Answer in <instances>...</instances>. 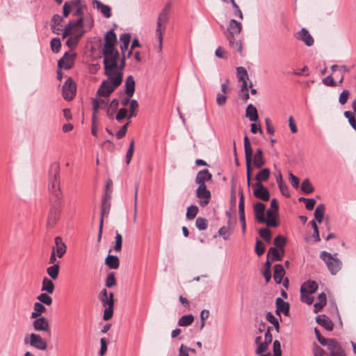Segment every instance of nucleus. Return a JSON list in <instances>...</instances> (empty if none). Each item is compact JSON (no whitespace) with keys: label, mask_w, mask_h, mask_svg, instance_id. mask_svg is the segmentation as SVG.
Returning a JSON list of instances; mask_svg holds the SVG:
<instances>
[{"label":"nucleus","mask_w":356,"mask_h":356,"mask_svg":"<svg viewBox=\"0 0 356 356\" xmlns=\"http://www.w3.org/2000/svg\"><path fill=\"white\" fill-rule=\"evenodd\" d=\"M237 77L238 81H244L248 79V74L247 70L243 67H238L236 68Z\"/></svg>","instance_id":"52"},{"label":"nucleus","mask_w":356,"mask_h":356,"mask_svg":"<svg viewBox=\"0 0 356 356\" xmlns=\"http://www.w3.org/2000/svg\"><path fill=\"white\" fill-rule=\"evenodd\" d=\"M325 210V208L323 204H318L315 209L314 217L318 223H321L323 221Z\"/></svg>","instance_id":"39"},{"label":"nucleus","mask_w":356,"mask_h":356,"mask_svg":"<svg viewBox=\"0 0 356 356\" xmlns=\"http://www.w3.org/2000/svg\"><path fill=\"white\" fill-rule=\"evenodd\" d=\"M104 40L103 49H106V52L112 48H115L117 44V37L113 30H110L105 34Z\"/></svg>","instance_id":"15"},{"label":"nucleus","mask_w":356,"mask_h":356,"mask_svg":"<svg viewBox=\"0 0 356 356\" xmlns=\"http://www.w3.org/2000/svg\"><path fill=\"white\" fill-rule=\"evenodd\" d=\"M48 189L56 200L60 202L62 193L60 187V164L58 162L51 163L49 167Z\"/></svg>","instance_id":"1"},{"label":"nucleus","mask_w":356,"mask_h":356,"mask_svg":"<svg viewBox=\"0 0 356 356\" xmlns=\"http://www.w3.org/2000/svg\"><path fill=\"white\" fill-rule=\"evenodd\" d=\"M55 252L58 258H62L65 253L66 252V245L63 242L62 238L60 236H56L55 238Z\"/></svg>","instance_id":"26"},{"label":"nucleus","mask_w":356,"mask_h":356,"mask_svg":"<svg viewBox=\"0 0 356 356\" xmlns=\"http://www.w3.org/2000/svg\"><path fill=\"white\" fill-rule=\"evenodd\" d=\"M270 256L272 257L273 260L281 261L282 259L283 254L282 252L280 254L276 248L271 247L268 250L267 258L269 259Z\"/></svg>","instance_id":"44"},{"label":"nucleus","mask_w":356,"mask_h":356,"mask_svg":"<svg viewBox=\"0 0 356 356\" xmlns=\"http://www.w3.org/2000/svg\"><path fill=\"white\" fill-rule=\"evenodd\" d=\"M273 356H282L281 344L278 340L273 342Z\"/></svg>","instance_id":"61"},{"label":"nucleus","mask_w":356,"mask_h":356,"mask_svg":"<svg viewBox=\"0 0 356 356\" xmlns=\"http://www.w3.org/2000/svg\"><path fill=\"white\" fill-rule=\"evenodd\" d=\"M240 198L238 202V212H239V220L241 224L242 230L243 232L246 229L245 217V203H244V195L243 191L240 190L238 192Z\"/></svg>","instance_id":"16"},{"label":"nucleus","mask_w":356,"mask_h":356,"mask_svg":"<svg viewBox=\"0 0 356 356\" xmlns=\"http://www.w3.org/2000/svg\"><path fill=\"white\" fill-rule=\"evenodd\" d=\"M74 57L75 54H70L66 52L63 57L58 60V67L63 68L64 70H70L73 65Z\"/></svg>","instance_id":"17"},{"label":"nucleus","mask_w":356,"mask_h":356,"mask_svg":"<svg viewBox=\"0 0 356 356\" xmlns=\"http://www.w3.org/2000/svg\"><path fill=\"white\" fill-rule=\"evenodd\" d=\"M33 327L35 331L49 332V324L45 317H40L33 322Z\"/></svg>","instance_id":"18"},{"label":"nucleus","mask_w":356,"mask_h":356,"mask_svg":"<svg viewBox=\"0 0 356 356\" xmlns=\"http://www.w3.org/2000/svg\"><path fill=\"white\" fill-rule=\"evenodd\" d=\"M83 26V19L79 18L76 21L70 22L65 27L63 33V38H65L69 35H74L77 32L76 29H82Z\"/></svg>","instance_id":"12"},{"label":"nucleus","mask_w":356,"mask_h":356,"mask_svg":"<svg viewBox=\"0 0 356 356\" xmlns=\"http://www.w3.org/2000/svg\"><path fill=\"white\" fill-rule=\"evenodd\" d=\"M113 296V293H110L109 296H108L107 290L105 289L102 290L99 295V299L102 302V305L105 307L103 316L104 321H108L113 316L114 305Z\"/></svg>","instance_id":"5"},{"label":"nucleus","mask_w":356,"mask_h":356,"mask_svg":"<svg viewBox=\"0 0 356 356\" xmlns=\"http://www.w3.org/2000/svg\"><path fill=\"white\" fill-rule=\"evenodd\" d=\"M266 319L267 321L273 325L277 332H280V323L278 320L270 312H268L266 314Z\"/></svg>","instance_id":"43"},{"label":"nucleus","mask_w":356,"mask_h":356,"mask_svg":"<svg viewBox=\"0 0 356 356\" xmlns=\"http://www.w3.org/2000/svg\"><path fill=\"white\" fill-rule=\"evenodd\" d=\"M259 235L260 236L264 239L265 241L270 242L271 238V234L268 229L267 228H262L259 230Z\"/></svg>","instance_id":"58"},{"label":"nucleus","mask_w":356,"mask_h":356,"mask_svg":"<svg viewBox=\"0 0 356 356\" xmlns=\"http://www.w3.org/2000/svg\"><path fill=\"white\" fill-rule=\"evenodd\" d=\"M242 30V24L241 22L235 19H231L227 27L228 33L230 34L238 35Z\"/></svg>","instance_id":"31"},{"label":"nucleus","mask_w":356,"mask_h":356,"mask_svg":"<svg viewBox=\"0 0 356 356\" xmlns=\"http://www.w3.org/2000/svg\"><path fill=\"white\" fill-rule=\"evenodd\" d=\"M265 164L266 161L263 156V151L261 148H259L253 156V165L255 168H260Z\"/></svg>","instance_id":"29"},{"label":"nucleus","mask_w":356,"mask_h":356,"mask_svg":"<svg viewBox=\"0 0 356 356\" xmlns=\"http://www.w3.org/2000/svg\"><path fill=\"white\" fill-rule=\"evenodd\" d=\"M232 229L229 227L223 226L218 230V235L222 236L224 240H227L232 234Z\"/></svg>","instance_id":"49"},{"label":"nucleus","mask_w":356,"mask_h":356,"mask_svg":"<svg viewBox=\"0 0 356 356\" xmlns=\"http://www.w3.org/2000/svg\"><path fill=\"white\" fill-rule=\"evenodd\" d=\"M195 225L199 230H205L207 228L208 222L206 218L198 217L196 219Z\"/></svg>","instance_id":"53"},{"label":"nucleus","mask_w":356,"mask_h":356,"mask_svg":"<svg viewBox=\"0 0 356 356\" xmlns=\"http://www.w3.org/2000/svg\"><path fill=\"white\" fill-rule=\"evenodd\" d=\"M286 239L282 236H277L274 239V245L280 249L282 254H284V245H285Z\"/></svg>","instance_id":"50"},{"label":"nucleus","mask_w":356,"mask_h":356,"mask_svg":"<svg viewBox=\"0 0 356 356\" xmlns=\"http://www.w3.org/2000/svg\"><path fill=\"white\" fill-rule=\"evenodd\" d=\"M300 289L307 291L309 293H314L318 289V284L315 281L308 280L303 283Z\"/></svg>","instance_id":"37"},{"label":"nucleus","mask_w":356,"mask_h":356,"mask_svg":"<svg viewBox=\"0 0 356 356\" xmlns=\"http://www.w3.org/2000/svg\"><path fill=\"white\" fill-rule=\"evenodd\" d=\"M131 39V35L129 33H123L120 35V40L122 42L120 49L122 53L128 49Z\"/></svg>","instance_id":"40"},{"label":"nucleus","mask_w":356,"mask_h":356,"mask_svg":"<svg viewBox=\"0 0 356 356\" xmlns=\"http://www.w3.org/2000/svg\"><path fill=\"white\" fill-rule=\"evenodd\" d=\"M102 53L105 74L107 76H111L112 73H115L113 70L118 67L119 52L115 48H112L108 52L106 51V49H103Z\"/></svg>","instance_id":"4"},{"label":"nucleus","mask_w":356,"mask_h":356,"mask_svg":"<svg viewBox=\"0 0 356 356\" xmlns=\"http://www.w3.org/2000/svg\"><path fill=\"white\" fill-rule=\"evenodd\" d=\"M227 38L229 41V46L234 48L235 50L238 51V52L242 51V43L241 40H237L235 38V34H230V33H228L227 35Z\"/></svg>","instance_id":"33"},{"label":"nucleus","mask_w":356,"mask_h":356,"mask_svg":"<svg viewBox=\"0 0 356 356\" xmlns=\"http://www.w3.org/2000/svg\"><path fill=\"white\" fill-rule=\"evenodd\" d=\"M198 188L196 190L197 197L203 200H201L200 204L201 206L204 207L207 205L211 199V192L207 189L206 184H198Z\"/></svg>","instance_id":"13"},{"label":"nucleus","mask_w":356,"mask_h":356,"mask_svg":"<svg viewBox=\"0 0 356 356\" xmlns=\"http://www.w3.org/2000/svg\"><path fill=\"white\" fill-rule=\"evenodd\" d=\"M266 206L262 202H257L254 204V212L257 220L259 222L264 223L266 218L264 217V211Z\"/></svg>","instance_id":"22"},{"label":"nucleus","mask_w":356,"mask_h":356,"mask_svg":"<svg viewBox=\"0 0 356 356\" xmlns=\"http://www.w3.org/2000/svg\"><path fill=\"white\" fill-rule=\"evenodd\" d=\"M60 202H58L56 205H54L50 208L47 222L48 228L54 227L59 219L60 213Z\"/></svg>","instance_id":"10"},{"label":"nucleus","mask_w":356,"mask_h":356,"mask_svg":"<svg viewBox=\"0 0 356 356\" xmlns=\"http://www.w3.org/2000/svg\"><path fill=\"white\" fill-rule=\"evenodd\" d=\"M350 96V91L348 90H344L341 92L339 95V102L343 105L347 102V100Z\"/></svg>","instance_id":"60"},{"label":"nucleus","mask_w":356,"mask_h":356,"mask_svg":"<svg viewBox=\"0 0 356 356\" xmlns=\"http://www.w3.org/2000/svg\"><path fill=\"white\" fill-rule=\"evenodd\" d=\"M76 93V86L71 78H68L63 86V97L65 100H72Z\"/></svg>","instance_id":"11"},{"label":"nucleus","mask_w":356,"mask_h":356,"mask_svg":"<svg viewBox=\"0 0 356 356\" xmlns=\"http://www.w3.org/2000/svg\"><path fill=\"white\" fill-rule=\"evenodd\" d=\"M83 31H77L76 33H75V34L73 35L72 37H70L67 40L66 44L71 49L74 48L77 45L78 42L83 35Z\"/></svg>","instance_id":"35"},{"label":"nucleus","mask_w":356,"mask_h":356,"mask_svg":"<svg viewBox=\"0 0 356 356\" xmlns=\"http://www.w3.org/2000/svg\"><path fill=\"white\" fill-rule=\"evenodd\" d=\"M59 269L58 264H54L47 268V273L52 280H56L58 277Z\"/></svg>","instance_id":"41"},{"label":"nucleus","mask_w":356,"mask_h":356,"mask_svg":"<svg viewBox=\"0 0 356 356\" xmlns=\"http://www.w3.org/2000/svg\"><path fill=\"white\" fill-rule=\"evenodd\" d=\"M108 77V80L103 81L97 90V94L101 97H108L122 81L121 72L112 73L111 76Z\"/></svg>","instance_id":"3"},{"label":"nucleus","mask_w":356,"mask_h":356,"mask_svg":"<svg viewBox=\"0 0 356 356\" xmlns=\"http://www.w3.org/2000/svg\"><path fill=\"white\" fill-rule=\"evenodd\" d=\"M270 170L268 168H263L256 175L257 183H261V181H266L268 179L270 176Z\"/></svg>","instance_id":"38"},{"label":"nucleus","mask_w":356,"mask_h":356,"mask_svg":"<svg viewBox=\"0 0 356 356\" xmlns=\"http://www.w3.org/2000/svg\"><path fill=\"white\" fill-rule=\"evenodd\" d=\"M325 346H327L330 356H347L344 349L335 339H330Z\"/></svg>","instance_id":"9"},{"label":"nucleus","mask_w":356,"mask_h":356,"mask_svg":"<svg viewBox=\"0 0 356 356\" xmlns=\"http://www.w3.org/2000/svg\"><path fill=\"white\" fill-rule=\"evenodd\" d=\"M51 49L53 52L58 53L60 50L61 43L58 38H53L50 42Z\"/></svg>","instance_id":"54"},{"label":"nucleus","mask_w":356,"mask_h":356,"mask_svg":"<svg viewBox=\"0 0 356 356\" xmlns=\"http://www.w3.org/2000/svg\"><path fill=\"white\" fill-rule=\"evenodd\" d=\"M314 356H327L326 352L318 345L314 343Z\"/></svg>","instance_id":"64"},{"label":"nucleus","mask_w":356,"mask_h":356,"mask_svg":"<svg viewBox=\"0 0 356 356\" xmlns=\"http://www.w3.org/2000/svg\"><path fill=\"white\" fill-rule=\"evenodd\" d=\"M299 38L305 42L307 46H312L314 44V39L309 31L302 28L298 33Z\"/></svg>","instance_id":"30"},{"label":"nucleus","mask_w":356,"mask_h":356,"mask_svg":"<svg viewBox=\"0 0 356 356\" xmlns=\"http://www.w3.org/2000/svg\"><path fill=\"white\" fill-rule=\"evenodd\" d=\"M245 116L252 122H257L259 120L257 110L252 104L247 106Z\"/></svg>","instance_id":"32"},{"label":"nucleus","mask_w":356,"mask_h":356,"mask_svg":"<svg viewBox=\"0 0 356 356\" xmlns=\"http://www.w3.org/2000/svg\"><path fill=\"white\" fill-rule=\"evenodd\" d=\"M344 115L348 119V122L353 129H356V120L355 116L350 111H345Z\"/></svg>","instance_id":"62"},{"label":"nucleus","mask_w":356,"mask_h":356,"mask_svg":"<svg viewBox=\"0 0 356 356\" xmlns=\"http://www.w3.org/2000/svg\"><path fill=\"white\" fill-rule=\"evenodd\" d=\"M301 190L306 194L312 193L314 191V187L312 186L309 179L303 180L301 184Z\"/></svg>","instance_id":"48"},{"label":"nucleus","mask_w":356,"mask_h":356,"mask_svg":"<svg viewBox=\"0 0 356 356\" xmlns=\"http://www.w3.org/2000/svg\"><path fill=\"white\" fill-rule=\"evenodd\" d=\"M171 10V3L168 2L165 4L163 9L161 10L159 17L157 18L156 22V37L159 42V50L161 51L162 49V43H163V35L165 32L166 26L169 21V14Z\"/></svg>","instance_id":"2"},{"label":"nucleus","mask_w":356,"mask_h":356,"mask_svg":"<svg viewBox=\"0 0 356 356\" xmlns=\"http://www.w3.org/2000/svg\"><path fill=\"white\" fill-rule=\"evenodd\" d=\"M63 19L58 14L54 15L51 19V29L55 34H60L62 31V22Z\"/></svg>","instance_id":"23"},{"label":"nucleus","mask_w":356,"mask_h":356,"mask_svg":"<svg viewBox=\"0 0 356 356\" xmlns=\"http://www.w3.org/2000/svg\"><path fill=\"white\" fill-rule=\"evenodd\" d=\"M194 317L192 314L184 315L181 316L178 321V325L179 326H188L193 323Z\"/></svg>","instance_id":"42"},{"label":"nucleus","mask_w":356,"mask_h":356,"mask_svg":"<svg viewBox=\"0 0 356 356\" xmlns=\"http://www.w3.org/2000/svg\"><path fill=\"white\" fill-rule=\"evenodd\" d=\"M135 81L133 76L129 75L125 80V94L129 97H132L135 92Z\"/></svg>","instance_id":"27"},{"label":"nucleus","mask_w":356,"mask_h":356,"mask_svg":"<svg viewBox=\"0 0 356 356\" xmlns=\"http://www.w3.org/2000/svg\"><path fill=\"white\" fill-rule=\"evenodd\" d=\"M285 275V270L282 265L276 264L274 266L273 279L277 284H280Z\"/></svg>","instance_id":"28"},{"label":"nucleus","mask_w":356,"mask_h":356,"mask_svg":"<svg viewBox=\"0 0 356 356\" xmlns=\"http://www.w3.org/2000/svg\"><path fill=\"white\" fill-rule=\"evenodd\" d=\"M254 186L253 194L255 197L264 201H268L270 199L269 191L261 183H256Z\"/></svg>","instance_id":"14"},{"label":"nucleus","mask_w":356,"mask_h":356,"mask_svg":"<svg viewBox=\"0 0 356 356\" xmlns=\"http://www.w3.org/2000/svg\"><path fill=\"white\" fill-rule=\"evenodd\" d=\"M134 152V139L130 142L129 149L126 154V163L128 165L131 162Z\"/></svg>","instance_id":"55"},{"label":"nucleus","mask_w":356,"mask_h":356,"mask_svg":"<svg viewBox=\"0 0 356 356\" xmlns=\"http://www.w3.org/2000/svg\"><path fill=\"white\" fill-rule=\"evenodd\" d=\"M244 148L246 163L247 181L248 186H250L251 184V161L253 152L248 136H245L244 138Z\"/></svg>","instance_id":"8"},{"label":"nucleus","mask_w":356,"mask_h":356,"mask_svg":"<svg viewBox=\"0 0 356 356\" xmlns=\"http://www.w3.org/2000/svg\"><path fill=\"white\" fill-rule=\"evenodd\" d=\"M92 5L104 17L110 18L111 17V8L109 6L104 4L99 0H93Z\"/></svg>","instance_id":"19"},{"label":"nucleus","mask_w":356,"mask_h":356,"mask_svg":"<svg viewBox=\"0 0 356 356\" xmlns=\"http://www.w3.org/2000/svg\"><path fill=\"white\" fill-rule=\"evenodd\" d=\"M209 311L208 309H203L200 313V319H201V323H200V330H202L204 325H205V321L209 318Z\"/></svg>","instance_id":"59"},{"label":"nucleus","mask_w":356,"mask_h":356,"mask_svg":"<svg viewBox=\"0 0 356 356\" xmlns=\"http://www.w3.org/2000/svg\"><path fill=\"white\" fill-rule=\"evenodd\" d=\"M316 323L327 331H332L334 327L332 321L326 315H318L316 317Z\"/></svg>","instance_id":"24"},{"label":"nucleus","mask_w":356,"mask_h":356,"mask_svg":"<svg viewBox=\"0 0 356 356\" xmlns=\"http://www.w3.org/2000/svg\"><path fill=\"white\" fill-rule=\"evenodd\" d=\"M331 70L333 73L337 72L336 76H339V83L341 84L344 79V74L350 71V67L345 65H333L331 66Z\"/></svg>","instance_id":"21"},{"label":"nucleus","mask_w":356,"mask_h":356,"mask_svg":"<svg viewBox=\"0 0 356 356\" xmlns=\"http://www.w3.org/2000/svg\"><path fill=\"white\" fill-rule=\"evenodd\" d=\"M276 314L280 316L281 313L288 316L289 315V304L284 301L281 298H277L275 301Z\"/></svg>","instance_id":"20"},{"label":"nucleus","mask_w":356,"mask_h":356,"mask_svg":"<svg viewBox=\"0 0 356 356\" xmlns=\"http://www.w3.org/2000/svg\"><path fill=\"white\" fill-rule=\"evenodd\" d=\"M110 202L107 200V194H106L102 201L101 218L108 214L110 209Z\"/></svg>","instance_id":"46"},{"label":"nucleus","mask_w":356,"mask_h":356,"mask_svg":"<svg viewBox=\"0 0 356 356\" xmlns=\"http://www.w3.org/2000/svg\"><path fill=\"white\" fill-rule=\"evenodd\" d=\"M337 255V253L331 254L326 251H323L320 254V258L325 261L330 272L334 275L341 270L342 266V262L336 257Z\"/></svg>","instance_id":"6"},{"label":"nucleus","mask_w":356,"mask_h":356,"mask_svg":"<svg viewBox=\"0 0 356 356\" xmlns=\"http://www.w3.org/2000/svg\"><path fill=\"white\" fill-rule=\"evenodd\" d=\"M24 342L40 350H45L47 348V341L40 334L35 333L26 336Z\"/></svg>","instance_id":"7"},{"label":"nucleus","mask_w":356,"mask_h":356,"mask_svg":"<svg viewBox=\"0 0 356 356\" xmlns=\"http://www.w3.org/2000/svg\"><path fill=\"white\" fill-rule=\"evenodd\" d=\"M105 264L110 269H117L120 266L119 259L117 256L108 254L105 259Z\"/></svg>","instance_id":"36"},{"label":"nucleus","mask_w":356,"mask_h":356,"mask_svg":"<svg viewBox=\"0 0 356 356\" xmlns=\"http://www.w3.org/2000/svg\"><path fill=\"white\" fill-rule=\"evenodd\" d=\"M312 293H309L308 291L300 289V300L302 302L307 305H312L314 302V297L311 296Z\"/></svg>","instance_id":"45"},{"label":"nucleus","mask_w":356,"mask_h":356,"mask_svg":"<svg viewBox=\"0 0 356 356\" xmlns=\"http://www.w3.org/2000/svg\"><path fill=\"white\" fill-rule=\"evenodd\" d=\"M115 239V244L113 248L114 250L116 252H120L122 250V235L117 232Z\"/></svg>","instance_id":"57"},{"label":"nucleus","mask_w":356,"mask_h":356,"mask_svg":"<svg viewBox=\"0 0 356 356\" xmlns=\"http://www.w3.org/2000/svg\"><path fill=\"white\" fill-rule=\"evenodd\" d=\"M198 207L195 205H191L187 208L186 218L188 220H193L195 218L198 213Z\"/></svg>","instance_id":"47"},{"label":"nucleus","mask_w":356,"mask_h":356,"mask_svg":"<svg viewBox=\"0 0 356 356\" xmlns=\"http://www.w3.org/2000/svg\"><path fill=\"white\" fill-rule=\"evenodd\" d=\"M54 284L50 279L46 277L43 278L41 288L42 291H44L48 294H51L54 291Z\"/></svg>","instance_id":"34"},{"label":"nucleus","mask_w":356,"mask_h":356,"mask_svg":"<svg viewBox=\"0 0 356 356\" xmlns=\"http://www.w3.org/2000/svg\"><path fill=\"white\" fill-rule=\"evenodd\" d=\"M212 179V175L208 170L204 169L199 171L195 177V183L197 184H205V182Z\"/></svg>","instance_id":"25"},{"label":"nucleus","mask_w":356,"mask_h":356,"mask_svg":"<svg viewBox=\"0 0 356 356\" xmlns=\"http://www.w3.org/2000/svg\"><path fill=\"white\" fill-rule=\"evenodd\" d=\"M37 299L40 301L42 305L44 304L46 305H51L52 303V298L48 295L47 293H40Z\"/></svg>","instance_id":"51"},{"label":"nucleus","mask_w":356,"mask_h":356,"mask_svg":"<svg viewBox=\"0 0 356 356\" xmlns=\"http://www.w3.org/2000/svg\"><path fill=\"white\" fill-rule=\"evenodd\" d=\"M268 346H269V343H268L267 342H266V341L261 342V343H259L257 346L256 351H255L257 355H261L263 353L266 352L268 348Z\"/></svg>","instance_id":"63"},{"label":"nucleus","mask_w":356,"mask_h":356,"mask_svg":"<svg viewBox=\"0 0 356 356\" xmlns=\"http://www.w3.org/2000/svg\"><path fill=\"white\" fill-rule=\"evenodd\" d=\"M116 284L115 278L114 273H110L108 274L106 279V286L108 288H111L115 286Z\"/></svg>","instance_id":"56"}]
</instances>
